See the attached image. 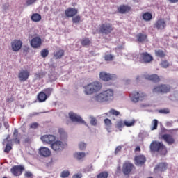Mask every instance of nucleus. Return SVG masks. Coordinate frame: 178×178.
I'll use <instances>...</instances> for the list:
<instances>
[{"label":"nucleus","mask_w":178,"mask_h":178,"mask_svg":"<svg viewBox=\"0 0 178 178\" xmlns=\"http://www.w3.org/2000/svg\"><path fill=\"white\" fill-rule=\"evenodd\" d=\"M86 95H92L95 92H99L102 89V83L99 81H93L83 87Z\"/></svg>","instance_id":"obj_1"},{"label":"nucleus","mask_w":178,"mask_h":178,"mask_svg":"<svg viewBox=\"0 0 178 178\" xmlns=\"http://www.w3.org/2000/svg\"><path fill=\"white\" fill-rule=\"evenodd\" d=\"M149 147L151 152H158L163 156L166 155L168 153L167 147L162 142L152 141Z\"/></svg>","instance_id":"obj_2"},{"label":"nucleus","mask_w":178,"mask_h":178,"mask_svg":"<svg viewBox=\"0 0 178 178\" xmlns=\"http://www.w3.org/2000/svg\"><path fill=\"white\" fill-rule=\"evenodd\" d=\"M171 87L167 84H161L157 86H155L152 92L153 93H161L166 94L170 92Z\"/></svg>","instance_id":"obj_3"},{"label":"nucleus","mask_w":178,"mask_h":178,"mask_svg":"<svg viewBox=\"0 0 178 178\" xmlns=\"http://www.w3.org/2000/svg\"><path fill=\"white\" fill-rule=\"evenodd\" d=\"M137 59L141 63H149L153 60V57L148 53L143 52L138 54Z\"/></svg>","instance_id":"obj_4"},{"label":"nucleus","mask_w":178,"mask_h":178,"mask_svg":"<svg viewBox=\"0 0 178 178\" xmlns=\"http://www.w3.org/2000/svg\"><path fill=\"white\" fill-rule=\"evenodd\" d=\"M65 147H66V143L60 140L54 141L51 145V149H53V151H56V152H60V151H63Z\"/></svg>","instance_id":"obj_5"},{"label":"nucleus","mask_w":178,"mask_h":178,"mask_svg":"<svg viewBox=\"0 0 178 178\" xmlns=\"http://www.w3.org/2000/svg\"><path fill=\"white\" fill-rule=\"evenodd\" d=\"M129 96L131 97V100L132 102L137 103L139 101L144 100L147 95L141 92H134L133 93L130 94Z\"/></svg>","instance_id":"obj_6"},{"label":"nucleus","mask_w":178,"mask_h":178,"mask_svg":"<svg viewBox=\"0 0 178 178\" xmlns=\"http://www.w3.org/2000/svg\"><path fill=\"white\" fill-rule=\"evenodd\" d=\"M23 47V42L19 39H15L11 42V48L13 52H19Z\"/></svg>","instance_id":"obj_7"},{"label":"nucleus","mask_w":178,"mask_h":178,"mask_svg":"<svg viewBox=\"0 0 178 178\" xmlns=\"http://www.w3.org/2000/svg\"><path fill=\"white\" fill-rule=\"evenodd\" d=\"M29 77H30V71L27 70H22L18 73V79L19 81H27V80H29Z\"/></svg>","instance_id":"obj_8"},{"label":"nucleus","mask_w":178,"mask_h":178,"mask_svg":"<svg viewBox=\"0 0 178 178\" xmlns=\"http://www.w3.org/2000/svg\"><path fill=\"white\" fill-rule=\"evenodd\" d=\"M30 44L32 48H40L42 45V40L38 36L34 37L31 40Z\"/></svg>","instance_id":"obj_9"},{"label":"nucleus","mask_w":178,"mask_h":178,"mask_svg":"<svg viewBox=\"0 0 178 178\" xmlns=\"http://www.w3.org/2000/svg\"><path fill=\"white\" fill-rule=\"evenodd\" d=\"M111 24H102L99 28V33L102 34H109L111 31Z\"/></svg>","instance_id":"obj_10"},{"label":"nucleus","mask_w":178,"mask_h":178,"mask_svg":"<svg viewBox=\"0 0 178 178\" xmlns=\"http://www.w3.org/2000/svg\"><path fill=\"white\" fill-rule=\"evenodd\" d=\"M24 168L21 165H14L11 169L10 172L13 176H20L23 173Z\"/></svg>","instance_id":"obj_11"},{"label":"nucleus","mask_w":178,"mask_h":178,"mask_svg":"<svg viewBox=\"0 0 178 178\" xmlns=\"http://www.w3.org/2000/svg\"><path fill=\"white\" fill-rule=\"evenodd\" d=\"M136 168V167L134 166V165H133L132 163H125L123 165L122 167V172L124 175H129L130 172H131V171L133 170H134Z\"/></svg>","instance_id":"obj_12"},{"label":"nucleus","mask_w":178,"mask_h":178,"mask_svg":"<svg viewBox=\"0 0 178 178\" xmlns=\"http://www.w3.org/2000/svg\"><path fill=\"white\" fill-rule=\"evenodd\" d=\"M56 139V138L53 135H44L41 137V140L43 143L51 144V145H52Z\"/></svg>","instance_id":"obj_13"},{"label":"nucleus","mask_w":178,"mask_h":178,"mask_svg":"<svg viewBox=\"0 0 178 178\" xmlns=\"http://www.w3.org/2000/svg\"><path fill=\"white\" fill-rule=\"evenodd\" d=\"M79 13V10L74 8L70 7L65 11V15L67 17H74Z\"/></svg>","instance_id":"obj_14"},{"label":"nucleus","mask_w":178,"mask_h":178,"mask_svg":"<svg viewBox=\"0 0 178 178\" xmlns=\"http://www.w3.org/2000/svg\"><path fill=\"white\" fill-rule=\"evenodd\" d=\"M117 10L120 14H126L131 10V7L127 6V4H121L118 7Z\"/></svg>","instance_id":"obj_15"},{"label":"nucleus","mask_w":178,"mask_h":178,"mask_svg":"<svg viewBox=\"0 0 178 178\" xmlns=\"http://www.w3.org/2000/svg\"><path fill=\"white\" fill-rule=\"evenodd\" d=\"M39 154L44 158H48V156H51V150L48 147H40L39 149Z\"/></svg>","instance_id":"obj_16"},{"label":"nucleus","mask_w":178,"mask_h":178,"mask_svg":"<svg viewBox=\"0 0 178 178\" xmlns=\"http://www.w3.org/2000/svg\"><path fill=\"white\" fill-rule=\"evenodd\" d=\"M69 116L70 119H71L72 122H77L78 123H84V121L83 120L81 117L77 115V114L73 112L69 113Z\"/></svg>","instance_id":"obj_17"},{"label":"nucleus","mask_w":178,"mask_h":178,"mask_svg":"<svg viewBox=\"0 0 178 178\" xmlns=\"http://www.w3.org/2000/svg\"><path fill=\"white\" fill-rule=\"evenodd\" d=\"M162 139L167 143L168 145H172L175 143V140L173 136L170 134H163L161 136Z\"/></svg>","instance_id":"obj_18"},{"label":"nucleus","mask_w":178,"mask_h":178,"mask_svg":"<svg viewBox=\"0 0 178 178\" xmlns=\"http://www.w3.org/2000/svg\"><path fill=\"white\" fill-rule=\"evenodd\" d=\"M99 78L103 81H109L112 80V75L109 73H106V72H102L99 73Z\"/></svg>","instance_id":"obj_19"},{"label":"nucleus","mask_w":178,"mask_h":178,"mask_svg":"<svg viewBox=\"0 0 178 178\" xmlns=\"http://www.w3.org/2000/svg\"><path fill=\"white\" fill-rule=\"evenodd\" d=\"M166 24L164 19H159L156 24H154V27L156 28L158 30H163L165 28Z\"/></svg>","instance_id":"obj_20"},{"label":"nucleus","mask_w":178,"mask_h":178,"mask_svg":"<svg viewBox=\"0 0 178 178\" xmlns=\"http://www.w3.org/2000/svg\"><path fill=\"white\" fill-rule=\"evenodd\" d=\"M145 79L154 83H159L161 81L159 76L156 74L145 75Z\"/></svg>","instance_id":"obj_21"},{"label":"nucleus","mask_w":178,"mask_h":178,"mask_svg":"<svg viewBox=\"0 0 178 178\" xmlns=\"http://www.w3.org/2000/svg\"><path fill=\"white\" fill-rule=\"evenodd\" d=\"M135 161L136 162L137 165H143L146 161V158L143 155L136 156L135 157Z\"/></svg>","instance_id":"obj_22"},{"label":"nucleus","mask_w":178,"mask_h":178,"mask_svg":"<svg viewBox=\"0 0 178 178\" xmlns=\"http://www.w3.org/2000/svg\"><path fill=\"white\" fill-rule=\"evenodd\" d=\"M47 98L48 97L47 96V94H45V92L42 91L39 92V94L38 95V101H39L40 102H45Z\"/></svg>","instance_id":"obj_23"},{"label":"nucleus","mask_w":178,"mask_h":178,"mask_svg":"<svg viewBox=\"0 0 178 178\" xmlns=\"http://www.w3.org/2000/svg\"><path fill=\"white\" fill-rule=\"evenodd\" d=\"M105 101H109L111 99V97H112V90L111 89H108L106 91L102 92Z\"/></svg>","instance_id":"obj_24"},{"label":"nucleus","mask_w":178,"mask_h":178,"mask_svg":"<svg viewBox=\"0 0 178 178\" xmlns=\"http://www.w3.org/2000/svg\"><path fill=\"white\" fill-rule=\"evenodd\" d=\"M18 136H19V130H17V129H15L13 134V140L16 144H20V139L17 138Z\"/></svg>","instance_id":"obj_25"},{"label":"nucleus","mask_w":178,"mask_h":178,"mask_svg":"<svg viewBox=\"0 0 178 178\" xmlns=\"http://www.w3.org/2000/svg\"><path fill=\"white\" fill-rule=\"evenodd\" d=\"M41 19H42L41 15L38 13H33L31 17V19L32 20V22H35V23L41 22Z\"/></svg>","instance_id":"obj_26"},{"label":"nucleus","mask_w":178,"mask_h":178,"mask_svg":"<svg viewBox=\"0 0 178 178\" xmlns=\"http://www.w3.org/2000/svg\"><path fill=\"white\" fill-rule=\"evenodd\" d=\"M74 158L78 161H81V159L86 158V152H75L74 154Z\"/></svg>","instance_id":"obj_27"},{"label":"nucleus","mask_w":178,"mask_h":178,"mask_svg":"<svg viewBox=\"0 0 178 178\" xmlns=\"http://www.w3.org/2000/svg\"><path fill=\"white\" fill-rule=\"evenodd\" d=\"M94 101H95L96 102H104V101L106 100L104 94L102 92L95 96Z\"/></svg>","instance_id":"obj_28"},{"label":"nucleus","mask_w":178,"mask_h":178,"mask_svg":"<svg viewBox=\"0 0 178 178\" xmlns=\"http://www.w3.org/2000/svg\"><path fill=\"white\" fill-rule=\"evenodd\" d=\"M58 134L60 135V140H66V138H67V134L63 128L58 129Z\"/></svg>","instance_id":"obj_29"},{"label":"nucleus","mask_w":178,"mask_h":178,"mask_svg":"<svg viewBox=\"0 0 178 178\" xmlns=\"http://www.w3.org/2000/svg\"><path fill=\"white\" fill-rule=\"evenodd\" d=\"M167 169V164L165 163H161L156 165L155 170H159L160 172H163Z\"/></svg>","instance_id":"obj_30"},{"label":"nucleus","mask_w":178,"mask_h":178,"mask_svg":"<svg viewBox=\"0 0 178 178\" xmlns=\"http://www.w3.org/2000/svg\"><path fill=\"white\" fill-rule=\"evenodd\" d=\"M13 145V144H12V140H8V143H7L6 145L4 152L6 154H9V152H10V151H12Z\"/></svg>","instance_id":"obj_31"},{"label":"nucleus","mask_w":178,"mask_h":178,"mask_svg":"<svg viewBox=\"0 0 178 178\" xmlns=\"http://www.w3.org/2000/svg\"><path fill=\"white\" fill-rule=\"evenodd\" d=\"M63 55H65V51L63 49H60L54 53L56 59H61Z\"/></svg>","instance_id":"obj_32"},{"label":"nucleus","mask_w":178,"mask_h":178,"mask_svg":"<svg viewBox=\"0 0 178 178\" xmlns=\"http://www.w3.org/2000/svg\"><path fill=\"white\" fill-rule=\"evenodd\" d=\"M143 19L145 22H149L152 19L151 13H144V14H143Z\"/></svg>","instance_id":"obj_33"},{"label":"nucleus","mask_w":178,"mask_h":178,"mask_svg":"<svg viewBox=\"0 0 178 178\" xmlns=\"http://www.w3.org/2000/svg\"><path fill=\"white\" fill-rule=\"evenodd\" d=\"M104 123H105L106 130L108 131V133H111V126L112 124V121L106 118L104 120Z\"/></svg>","instance_id":"obj_34"},{"label":"nucleus","mask_w":178,"mask_h":178,"mask_svg":"<svg viewBox=\"0 0 178 178\" xmlns=\"http://www.w3.org/2000/svg\"><path fill=\"white\" fill-rule=\"evenodd\" d=\"M115 127L117 129H119V130L120 131H122V128L124 127V121L123 120H120V121H118L116 122L115 123Z\"/></svg>","instance_id":"obj_35"},{"label":"nucleus","mask_w":178,"mask_h":178,"mask_svg":"<svg viewBox=\"0 0 178 178\" xmlns=\"http://www.w3.org/2000/svg\"><path fill=\"white\" fill-rule=\"evenodd\" d=\"M91 44V40H90V38H85L81 40V45L83 47H87Z\"/></svg>","instance_id":"obj_36"},{"label":"nucleus","mask_w":178,"mask_h":178,"mask_svg":"<svg viewBox=\"0 0 178 178\" xmlns=\"http://www.w3.org/2000/svg\"><path fill=\"white\" fill-rule=\"evenodd\" d=\"M147 36L146 35L139 33L137 35V39L139 42H143L147 39Z\"/></svg>","instance_id":"obj_37"},{"label":"nucleus","mask_w":178,"mask_h":178,"mask_svg":"<svg viewBox=\"0 0 178 178\" xmlns=\"http://www.w3.org/2000/svg\"><path fill=\"white\" fill-rule=\"evenodd\" d=\"M109 173L106 171L102 172L97 175V178H108Z\"/></svg>","instance_id":"obj_38"},{"label":"nucleus","mask_w":178,"mask_h":178,"mask_svg":"<svg viewBox=\"0 0 178 178\" xmlns=\"http://www.w3.org/2000/svg\"><path fill=\"white\" fill-rule=\"evenodd\" d=\"M42 58H47L48 55H49V51L48 49H44L40 52Z\"/></svg>","instance_id":"obj_39"},{"label":"nucleus","mask_w":178,"mask_h":178,"mask_svg":"<svg viewBox=\"0 0 178 178\" xmlns=\"http://www.w3.org/2000/svg\"><path fill=\"white\" fill-rule=\"evenodd\" d=\"M46 74H47V72H40L35 74V79H42L43 77H45Z\"/></svg>","instance_id":"obj_40"},{"label":"nucleus","mask_w":178,"mask_h":178,"mask_svg":"<svg viewBox=\"0 0 178 178\" xmlns=\"http://www.w3.org/2000/svg\"><path fill=\"white\" fill-rule=\"evenodd\" d=\"M46 95L47 96V98L48 97H50L51 95L52 94V91H54V89L52 88H47L46 89H44L43 90Z\"/></svg>","instance_id":"obj_41"},{"label":"nucleus","mask_w":178,"mask_h":178,"mask_svg":"<svg viewBox=\"0 0 178 178\" xmlns=\"http://www.w3.org/2000/svg\"><path fill=\"white\" fill-rule=\"evenodd\" d=\"M80 20H81V17H80V15H76L75 17H72V23H80Z\"/></svg>","instance_id":"obj_42"},{"label":"nucleus","mask_w":178,"mask_h":178,"mask_svg":"<svg viewBox=\"0 0 178 178\" xmlns=\"http://www.w3.org/2000/svg\"><path fill=\"white\" fill-rule=\"evenodd\" d=\"M69 176H70V172H69V170H64L60 175V177L62 178L69 177Z\"/></svg>","instance_id":"obj_43"},{"label":"nucleus","mask_w":178,"mask_h":178,"mask_svg":"<svg viewBox=\"0 0 178 178\" xmlns=\"http://www.w3.org/2000/svg\"><path fill=\"white\" fill-rule=\"evenodd\" d=\"M155 54L157 57H159V58H163L165 56V54L162 50L156 51Z\"/></svg>","instance_id":"obj_44"},{"label":"nucleus","mask_w":178,"mask_h":178,"mask_svg":"<svg viewBox=\"0 0 178 178\" xmlns=\"http://www.w3.org/2000/svg\"><path fill=\"white\" fill-rule=\"evenodd\" d=\"M124 126L126 127H131L134 126L136 124V120H133L131 122L129 121H124Z\"/></svg>","instance_id":"obj_45"},{"label":"nucleus","mask_w":178,"mask_h":178,"mask_svg":"<svg viewBox=\"0 0 178 178\" xmlns=\"http://www.w3.org/2000/svg\"><path fill=\"white\" fill-rule=\"evenodd\" d=\"M87 147V144H86L85 143L81 142L79 144V148L81 151H84V149L86 148Z\"/></svg>","instance_id":"obj_46"},{"label":"nucleus","mask_w":178,"mask_h":178,"mask_svg":"<svg viewBox=\"0 0 178 178\" xmlns=\"http://www.w3.org/2000/svg\"><path fill=\"white\" fill-rule=\"evenodd\" d=\"M157 126H158V121L156 120H154L152 121V127H151V130H155L157 129Z\"/></svg>","instance_id":"obj_47"},{"label":"nucleus","mask_w":178,"mask_h":178,"mask_svg":"<svg viewBox=\"0 0 178 178\" xmlns=\"http://www.w3.org/2000/svg\"><path fill=\"white\" fill-rule=\"evenodd\" d=\"M161 66L163 68H168L169 67V63L167 60H163L161 63Z\"/></svg>","instance_id":"obj_48"},{"label":"nucleus","mask_w":178,"mask_h":178,"mask_svg":"<svg viewBox=\"0 0 178 178\" xmlns=\"http://www.w3.org/2000/svg\"><path fill=\"white\" fill-rule=\"evenodd\" d=\"M104 60H106V62H109L110 60H112V54H106L104 56Z\"/></svg>","instance_id":"obj_49"},{"label":"nucleus","mask_w":178,"mask_h":178,"mask_svg":"<svg viewBox=\"0 0 178 178\" xmlns=\"http://www.w3.org/2000/svg\"><path fill=\"white\" fill-rule=\"evenodd\" d=\"M159 113L161 114H168L170 113V110L168 108H163L159 111Z\"/></svg>","instance_id":"obj_50"},{"label":"nucleus","mask_w":178,"mask_h":178,"mask_svg":"<svg viewBox=\"0 0 178 178\" xmlns=\"http://www.w3.org/2000/svg\"><path fill=\"white\" fill-rule=\"evenodd\" d=\"M24 176L27 178H31L33 177V173H31V172L30 171H26L24 173Z\"/></svg>","instance_id":"obj_51"},{"label":"nucleus","mask_w":178,"mask_h":178,"mask_svg":"<svg viewBox=\"0 0 178 178\" xmlns=\"http://www.w3.org/2000/svg\"><path fill=\"white\" fill-rule=\"evenodd\" d=\"M39 124L37 122H33L30 124V129H37L38 127Z\"/></svg>","instance_id":"obj_52"},{"label":"nucleus","mask_w":178,"mask_h":178,"mask_svg":"<svg viewBox=\"0 0 178 178\" xmlns=\"http://www.w3.org/2000/svg\"><path fill=\"white\" fill-rule=\"evenodd\" d=\"M97 119H95V118H92V119H91V120H90V124L92 125V126H97Z\"/></svg>","instance_id":"obj_53"},{"label":"nucleus","mask_w":178,"mask_h":178,"mask_svg":"<svg viewBox=\"0 0 178 178\" xmlns=\"http://www.w3.org/2000/svg\"><path fill=\"white\" fill-rule=\"evenodd\" d=\"M112 115H115V116H119V115H120V112H119L115 109H112Z\"/></svg>","instance_id":"obj_54"},{"label":"nucleus","mask_w":178,"mask_h":178,"mask_svg":"<svg viewBox=\"0 0 178 178\" xmlns=\"http://www.w3.org/2000/svg\"><path fill=\"white\" fill-rule=\"evenodd\" d=\"M36 1L37 0H26V5L28 6H30V5H33V3H35Z\"/></svg>","instance_id":"obj_55"},{"label":"nucleus","mask_w":178,"mask_h":178,"mask_svg":"<svg viewBox=\"0 0 178 178\" xmlns=\"http://www.w3.org/2000/svg\"><path fill=\"white\" fill-rule=\"evenodd\" d=\"M81 177H83V174L81 173H76L72 176V178H81Z\"/></svg>","instance_id":"obj_56"},{"label":"nucleus","mask_w":178,"mask_h":178,"mask_svg":"<svg viewBox=\"0 0 178 178\" xmlns=\"http://www.w3.org/2000/svg\"><path fill=\"white\" fill-rule=\"evenodd\" d=\"M10 138V135H8L6 138L3 140V144H5V143H9V141H12V140H9Z\"/></svg>","instance_id":"obj_57"},{"label":"nucleus","mask_w":178,"mask_h":178,"mask_svg":"<svg viewBox=\"0 0 178 178\" xmlns=\"http://www.w3.org/2000/svg\"><path fill=\"white\" fill-rule=\"evenodd\" d=\"M121 150H122V147L120 146L117 147L115 150V154H118V153H119V152H120Z\"/></svg>","instance_id":"obj_58"},{"label":"nucleus","mask_w":178,"mask_h":178,"mask_svg":"<svg viewBox=\"0 0 178 178\" xmlns=\"http://www.w3.org/2000/svg\"><path fill=\"white\" fill-rule=\"evenodd\" d=\"M118 79V76L115 74H113L112 76V80L113 81Z\"/></svg>","instance_id":"obj_59"},{"label":"nucleus","mask_w":178,"mask_h":178,"mask_svg":"<svg viewBox=\"0 0 178 178\" xmlns=\"http://www.w3.org/2000/svg\"><path fill=\"white\" fill-rule=\"evenodd\" d=\"M140 148L139 146H137L135 149V152H140Z\"/></svg>","instance_id":"obj_60"},{"label":"nucleus","mask_w":178,"mask_h":178,"mask_svg":"<svg viewBox=\"0 0 178 178\" xmlns=\"http://www.w3.org/2000/svg\"><path fill=\"white\" fill-rule=\"evenodd\" d=\"M5 127H6V129H8V127H9V124L8 123H5Z\"/></svg>","instance_id":"obj_61"},{"label":"nucleus","mask_w":178,"mask_h":178,"mask_svg":"<svg viewBox=\"0 0 178 178\" xmlns=\"http://www.w3.org/2000/svg\"><path fill=\"white\" fill-rule=\"evenodd\" d=\"M24 51H26V52H29V51H30V49L29 48H26L24 49Z\"/></svg>","instance_id":"obj_62"},{"label":"nucleus","mask_w":178,"mask_h":178,"mask_svg":"<svg viewBox=\"0 0 178 178\" xmlns=\"http://www.w3.org/2000/svg\"><path fill=\"white\" fill-rule=\"evenodd\" d=\"M35 115H38V113H35Z\"/></svg>","instance_id":"obj_63"},{"label":"nucleus","mask_w":178,"mask_h":178,"mask_svg":"<svg viewBox=\"0 0 178 178\" xmlns=\"http://www.w3.org/2000/svg\"><path fill=\"white\" fill-rule=\"evenodd\" d=\"M148 178H152V177H148Z\"/></svg>","instance_id":"obj_64"}]
</instances>
